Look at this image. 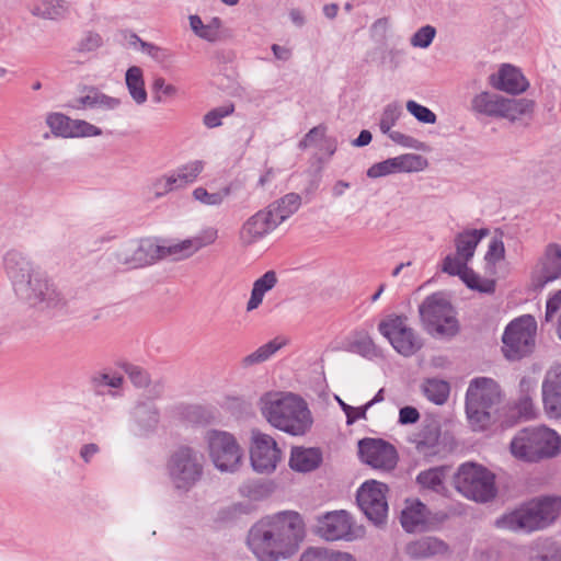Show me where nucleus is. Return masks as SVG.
Wrapping results in <instances>:
<instances>
[{
  "label": "nucleus",
  "mask_w": 561,
  "mask_h": 561,
  "mask_svg": "<svg viewBox=\"0 0 561 561\" xmlns=\"http://www.w3.org/2000/svg\"><path fill=\"white\" fill-rule=\"evenodd\" d=\"M304 536L301 516L285 511L255 523L249 530L247 542L259 561H279L297 551Z\"/></svg>",
  "instance_id": "f257e3e1"
},
{
  "label": "nucleus",
  "mask_w": 561,
  "mask_h": 561,
  "mask_svg": "<svg viewBox=\"0 0 561 561\" xmlns=\"http://www.w3.org/2000/svg\"><path fill=\"white\" fill-rule=\"evenodd\" d=\"M3 264L15 293L30 305L45 308L62 305L56 286L24 254L11 250L4 255Z\"/></svg>",
  "instance_id": "f03ea898"
},
{
  "label": "nucleus",
  "mask_w": 561,
  "mask_h": 561,
  "mask_svg": "<svg viewBox=\"0 0 561 561\" xmlns=\"http://www.w3.org/2000/svg\"><path fill=\"white\" fill-rule=\"evenodd\" d=\"M259 404L272 426L290 435H305L313 423L306 401L294 393L266 392Z\"/></svg>",
  "instance_id": "7ed1b4c3"
},
{
  "label": "nucleus",
  "mask_w": 561,
  "mask_h": 561,
  "mask_svg": "<svg viewBox=\"0 0 561 561\" xmlns=\"http://www.w3.org/2000/svg\"><path fill=\"white\" fill-rule=\"evenodd\" d=\"M503 408L502 391L496 381L478 377L466 393V413L473 431H483L496 423Z\"/></svg>",
  "instance_id": "20e7f679"
},
{
  "label": "nucleus",
  "mask_w": 561,
  "mask_h": 561,
  "mask_svg": "<svg viewBox=\"0 0 561 561\" xmlns=\"http://www.w3.org/2000/svg\"><path fill=\"white\" fill-rule=\"evenodd\" d=\"M560 511L561 497H538L504 513L495 520V526L514 533L530 534L551 525Z\"/></svg>",
  "instance_id": "39448f33"
},
{
  "label": "nucleus",
  "mask_w": 561,
  "mask_h": 561,
  "mask_svg": "<svg viewBox=\"0 0 561 561\" xmlns=\"http://www.w3.org/2000/svg\"><path fill=\"white\" fill-rule=\"evenodd\" d=\"M511 454L525 462H539L561 453L560 435L546 426H529L519 430L511 440Z\"/></svg>",
  "instance_id": "423d86ee"
},
{
  "label": "nucleus",
  "mask_w": 561,
  "mask_h": 561,
  "mask_svg": "<svg viewBox=\"0 0 561 561\" xmlns=\"http://www.w3.org/2000/svg\"><path fill=\"white\" fill-rule=\"evenodd\" d=\"M208 457L220 472L236 473L243 463L244 451L236 436L226 431L209 430L204 436Z\"/></svg>",
  "instance_id": "0eeeda50"
},
{
  "label": "nucleus",
  "mask_w": 561,
  "mask_h": 561,
  "mask_svg": "<svg viewBox=\"0 0 561 561\" xmlns=\"http://www.w3.org/2000/svg\"><path fill=\"white\" fill-rule=\"evenodd\" d=\"M167 467L173 486L187 492L204 474V456L197 449L182 445L171 454Z\"/></svg>",
  "instance_id": "6e6552de"
},
{
  "label": "nucleus",
  "mask_w": 561,
  "mask_h": 561,
  "mask_svg": "<svg viewBox=\"0 0 561 561\" xmlns=\"http://www.w3.org/2000/svg\"><path fill=\"white\" fill-rule=\"evenodd\" d=\"M455 488L467 499L485 503L496 496L495 476L476 463L461 465L455 477Z\"/></svg>",
  "instance_id": "1a4fd4ad"
},
{
  "label": "nucleus",
  "mask_w": 561,
  "mask_h": 561,
  "mask_svg": "<svg viewBox=\"0 0 561 561\" xmlns=\"http://www.w3.org/2000/svg\"><path fill=\"white\" fill-rule=\"evenodd\" d=\"M419 312L425 330L434 336H453L459 330L451 304L439 293L426 297Z\"/></svg>",
  "instance_id": "9d476101"
},
{
  "label": "nucleus",
  "mask_w": 561,
  "mask_h": 561,
  "mask_svg": "<svg viewBox=\"0 0 561 561\" xmlns=\"http://www.w3.org/2000/svg\"><path fill=\"white\" fill-rule=\"evenodd\" d=\"M536 321L531 316L513 320L505 329L503 353L508 359H519L528 355L535 345Z\"/></svg>",
  "instance_id": "9b49d317"
},
{
  "label": "nucleus",
  "mask_w": 561,
  "mask_h": 561,
  "mask_svg": "<svg viewBox=\"0 0 561 561\" xmlns=\"http://www.w3.org/2000/svg\"><path fill=\"white\" fill-rule=\"evenodd\" d=\"M474 112L490 117H504L515 119L533 111L534 102L520 99H505L490 92H481L471 101Z\"/></svg>",
  "instance_id": "f8f14e48"
},
{
  "label": "nucleus",
  "mask_w": 561,
  "mask_h": 561,
  "mask_svg": "<svg viewBox=\"0 0 561 561\" xmlns=\"http://www.w3.org/2000/svg\"><path fill=\"white\" fill-rule=\"evenodd\" d=\"M317 534L329 541H353L362 538L365 529L346 511H333L318 518Z\"/></svg>",
  "instance_id": "ddd939ff"
},
{
  "label": "nucleus",
  "mask_w": 561,
  "mask_h": 561,
  "mask_svg": "<svg viewBox=\"0 0 561 561\" xmlns=\"http://www.w3.org/2000/svg\"><path fill=\"white\" fill-rule=\"evenodd\" d=\"M378 331L405 357L412 356L422 347V340L408 327L407 318L403 316H390L382 320L378 324Z\"/></svg>",
  "instance_id": "4468645a"
},
{
  "label": "nucleus",
  "mask_w": 561,
  "mask_h": 561,
  "mask_svg": "<svg viewBox=\"0 0 561 561\" xmlns=\"http://www.w3.org/2000/svg\"><path fill=\"white\" fill-rule=\"evenodd\" d=\"M388 486L376 480L366 481L357 491L358 506L376 526L385 525L388 517Z\"/></svg>",
  "instance_id": "2eb2a0df"
},
{
  "label": "nucleus",
  "mask_w": 561,
  "mask_h": 561,
  "mask_svg": "<svg viewBox=\"0 0 561 561\" xmlns=\"http://www.w3.org/2000/svg\"><path fill=\"white\" fill-rule=\"evenodd\" d=\"M280 457L282 451L272 436L260 432L253 433L250 459L254 471L259 473L273 472Z\"/></svg>",
  "instance_id": "dca6fc26"
},
{
  "label": "nucleus",
  "mask_w": 561,
  "mask_h": 561,
  "mask_svg": "<svg viewBox=\"0 0 561 561\" xmlns=\"http://www.w3.org/2000/svg\"><path fill=\"white\" fill-rule=\"evenodd\" d=\"M358 454L364 462L376 469L391 470L398 461L396 448L376 438H364L358 443Z\"/></svg>",
  "instance_id": "f3484780"
},
{
  "label": "nucleus",
  "mask_w": 561,
  "mask_h": 561,
  "mask_svg": "<svg viewBox=\"0 0 561 561\" xmlns=\"http://www.w3.org/2000/svg\"><path fill=\"white\" fill-rule=\"evenodd\" d=\"M561 276V247L549 243L531 271V286L541 290L548 283Z\"/></svg>",
  "instance_id": "a211bd4d"
},
{
  "label": "nucleus",
  "mask_w": 561,
  "mask_h": 561,
  "mask_svg": "<svg viewBox=\"0 0 561 561\" xmlns=\"http://www.w3.org/2000/svg\"><path fill=\"white\" fill-rule=\"evenodd\" d=\"M426 160L414 153H405L385 161L373 164L367 170V176L377 179L398 172H417L426 167Z\"/></svg>",
  "instance_id": "6ab92c4d"
},
{
  "label": "nucleus",
  "mask_w": 561,
  "mask_h": 561,
  "mask_svg": "<svg viewBox=\"0 0 561 561\" xmlns=\"http://www.w3.org/2000/svg\"><path fill=\"white\" fill-rule=\"evenodd\" d=\"M276 228V221L272 219L271 211L265 208L260 209L242 224L239 230L240 243L244 247L252 245Z\"/></svg>",
  "instance_id": "aec40b11"
},
{
  "label": "nucleus",
  "mask_w": 561,
  "mask_h": 561,
  "mask_svg": "<svg viewBox=\"0 0 561 561\" xmlns=\"http://www.w3.org/2000/svg\"><path fill=\"white\" fill-rule=\"evenodd\" d=\"M490 230L488 228L481 229H466L456 234L454 244L456 248V254H448L444 260L450 259V266L454 264H468L476 252V249L480 241L488 237Z\"/></svg>",
  "instance_id": "412c9836"
},
{
  "label": "nucleus",
  "mask_w": 561,
  "mask_h": 561,
  "mask_svg": "<svg viewBox=\"0 0 561 561\" xmlns=\"http://www.w3.org/2000/svg\"><path fill=\"white\" fill-rule=\"evenodd\" d=\"M542 402L549 417H561V364L552 367L545 377Z\"/></svg>",
  "instance_id": "4be33fe9"
},
{
  "label": "nucleus",
  "mask_w": 561,
  "mask_h": 561,
  "mask_svg": "<svg viewBox=\"0 0 561 561\" xmlns=\"http://www.w3.org/2000/svg\"><path fill=\"white\" fill-rule=\"evenodd\" d=\"M450 259L443 260L442 272L450 276H458L468 288L480 293H493L495 288L494 280L481 279V277L468 266V264H454L450 266Z\"/></svg>",
  "instance_id": "5701e85b"
},
{
  "label": "nucleus",
  "mask_w": 561,
  "mask_h": 561,
  "mask_svg": "<svg viewBox=\"0 0 561 561\" xmlns=\"http://www.w3.org/2000/svg\"><path fill=\"white\" fill-rule=\"evenodd\" d=\"M490 84L511 94H519L528 88V81L524 75L511 65H503L497 73L490 76Z\"/></svg>",
  "instance_id": "b1692460"
},
{
  "label": "nucleus",
  "mask_w": 561,
  "mask_h": 561,
  "mask_svg": "<svg viewBox=\"0 0 561 561\" xmlns=\"http://www.w3.org/2000/svg\"><path fill=\"white\" fill-rule=\"evenodd\" d=\"M217 238L218 230L214 227H207L190 239L173 243L174 260H183L192 256L201 249L213 244Z\"/></svg>",
  "instance_id": "393cba45"
},
{
  "label": "nucleus",
  "mask_w": 561,
  "mask_h": 561,
  "mask_svg": "<svg viewBox=\"0 0 561 561\" xmlns=\"http://www.w3.org/2000/svg\"><path fill=\"white\" fill-rule=\"evenodd\" d=\"M428 511L419 500H407L400 515V523L408 533L422 531L426 528Z\"/></svg>",
  "instance_id": "a878e982"
},
{
  "label": "nucleus",
  "mask_w": 561,
  "mask_h": 561,
  "mask_svg": "<svg viewBox=\"0 0 561 561\" xmlns=\"http://www.w3.org/2000/svg\"><path fill=\"white\" fill-rule=\"evenodd\" d=\"M137 247L140 267L150 265L157 260L164 259L167 256H172L174 259L173 244L162 245L154 239L145 238L137 240Z\"/></svg>",
  "instance_id": "bb28decb"
},
{
  "label": "nucleus",
  "mask_w": 561,
  "mask_h": 561,
  "mask_svg": "<svg viewBox=\"0 0 561 561\" xmlns=\"http://www.w3.org/2000/svg\"><path fill=\"white\" fill-rule=\"evenodd\" d=\"M30 11L34 16L59 21L69 15L70 4L66 0H36Z\"/></svg>",
  "instance_id": "cd10ccee"
},
{
  "label": "nucleus",
  "mask_w": 561,
  "mask_h": 561,
  "mask_svg": "<svg viewBox=\"0 0 561 561\" xmlns=\"http://www.w3.org/2000/svg\"><path fill=\"white\" fill-rule=\"evenodd\" d=\"M405 551L412 559H425L445 553L447 551V545L435 537H422L410 542Z\"/></svg>",
  "instance_id": "c85d7f7f"
},
{
  "label": "nucleus",
  "mask_w": 561,
  "mask_h": 561,
  "mask_svg": "<svg viewBox=\"0 0 561 561\" xmlns=\"http://www.w3.org/2000/svg\"><path fill=\"white\" fill-rule=\"evenodd\" d=\"M322 461V454L318 448L294 447L289 466L298 472H309L317 469Z\"/></svg>",
  "instance_id": "c756f323"
},
{
  "label": "nucleus",
  "mask_w": 561,
  "mask_h": 561,
  "mask_svg": "<svg viewBox=\"0 0 561 561\" xmlns=\"http://www.w3.org/2000/svg\"><path fill=\"white\" fill-rule=\"evenodd\" d=\"M85 94L76 100L79 108H102L106 111L115 110L121 105V100L106 95L95 87L84 88Z\"/></svg>",
  "instance_id": "7c9ffc66"
},
{
  "label": "nucleus",
  "mask_w": 561,
  "mask_h": 561,
  "mask_svg": "<svg viewBox=\"0 0 561 561\" xmlns=\"http://www.w3.org/2000/svg\"><path fill=\"white\" fill-rule=\"evenodd\" d=\"M300 205V195L297 193H288L271 203L265 209L271 211L272 219L276 221V226L278 227L294 215L299 209Z\"/></svg>",
  "instance_id": "2f4dec72"
},
{
  "label": "nucleus",
  "mask_w": 561,
  "mask_h": 561,
  "mask_svg": "<svg viewBox=\"0 0 561 561\" xmlns=\"http://www.w3.org/2000/svg\"><path fill=\"white\" fill-rule=\"evenodd\" d=\"M277 284V275L275 271L265 272L260 278H257L251 291L250 299L247 304V311H252L262 304L264 295L273 289Z\"/></svg>",
  "instance_id": "473e14b6"
},
{
  "label": "nucleus",
  "mask_w": 561,
  "mask_h": 561,
  "mask_svg": "<svg viewBox=\"0 0 561 561\" xmlns=\"http://www.w3.org/2000/svg\"><path fill=\"white\" fill-rule=\"evenodd\" d=\"M125 82L135 103L138 105L144 104L148 99V94L145 88L142 69L138 66L129 67L125 73Z\"/></svg>",
  "instance_id": "72a5a7b5"
},
{
  "label": "nucleus",
  "mask_w": 561,
  "mask_h": 561,
  "mask_svg": "<svg viewBox=\"0 0 561 561\" xmlns=\"http://www.w3.org/2000/svg\"><path fill=\"white\" fill-rule=\"evenodd\" d=\"M135 422L142 431H151L159 423V411L153 402H139L133 412Z\"/></svg>",
  "instance_id": "f704fd0d"
},
{
  "label": "nucleus",
  "mask_w": 561,
  "mask_h": 561,
  "mask_svg": "<svg viewBox=\"0 0 561 561\" xmlns=\"http://www.w3.org/2000/svg\"><path fill=\"white\" fill-rule=\"evenodd\" d=\"M350 351L367 359H374L380 352L367 331H356L350 343Z\"/></svg>",
  "instance_id": "c9c22d12"
},
{
  "label": "nucleus",
  "mask_w": 561,
  "mask_h": 561,
  "mask_svg": "<svg viewBox=\"0 0 561 561\" xmlns=\"http://www.w3.org/2000/svg\"><path fill=\"white\" fill-rule=\"evenodd\" d=\"M284 345H286L285 340H283L280 337H275L274 340L260 346L253 353L243 357L242 366L250 367V366H254V365L264 363L270 357H272L277 351H279Z\"/></svg>",
  "instance_id": "e433bc0d"
},
{
  "label": "nucleus",
  "mask_w": 561,
  "mask_h": 561,
  "mask_svg": "<svg viewBox=\"0 0 561 561\" xmlns=\"http://www.w3.org/2000/svg\"><path fill=\"white\" fill-rule=\"evenodd\" d=\"M205 167L204 161L194 160L183 165H180L175 170L171 171L176 179L180 188L185 187L188 184L194 183L199 174L203 172Z\"/></svg>",
  "instance_id": "4c0bfd02"
},
{
  "label": "nucleus",
  "mask_w": 561,
  "mask_h": 561,
  "mask_svg": "<svg viewBox=\"0 0 561 561\" xmlns=\"http://www.w3.org/2000/svg\"><path fill=\"white\" fill-rule=\"evenodd\" d=\"M440 428L436 423H430L423 426L415 438L416 449L419 451H428L438 445Z\"/></svg>",
  "instance_id": "58836bf2"
},
{
  "label": "nucleus",
  "mask_w": 561,
  "mask_h": 561,
  "mask_svg": "<svg viewBox=\"0 0 561 561\" xmlns=\"http://www.w3.org/2000/svg\"><path fill=\"white\" fill-rule=\"evenodd\" d=\"M449 383L439 379H427L423 385L424 396L435 404H443L448 399Z\"/></svg>",
  "instance_id": "ea45409f"
},
{
  "label": "nucleus",
  "mask_w": 561,
  "mask_h": 561,
  "mask_svg": "<svg viewBox=\"0 0 561 561\" xmlns=\"http://www.w3.org/2000/svg\"><path fill=\"white\" fill-rule=\"evenodd\" d=\"M138 259L137 240H129L123 243L114 252V260L117 264L126 265L131 268L140 267Z\"/></svg>",
  "instance_id": "a19ab883"
},
{
  "label": "nucleus",
  "mask_w": 561,
  "mask_h": 561,
  "mask_svg": "<svg viewBox=\"0 0 561 561\" xmlns=\"http://www.w3.org/2000/svg\"><path fill=\"white\" fill-rule=\"evenodd\" d=\"M148 188L154 198H161L172 191L180 190V186L173 173L169 172L153 179Z\"/></svg>",
  "instance_id": "79ce46f5"
},
{
  "label": "nucleus",
  "mask_w": 561,
  "mask_h": 561,
  "mask_svg": "<svg viewBox=\"0 0 561 561\" xmlns=\"http://www.w3.org/2000/svg\"><path fill=\"white\" fill-rule=\"evenodd\" d=\"M73 119L60 114L51 113L46 117V124L55 136L71 138Z\"/></svg>",
  "instance_id": "37998d69"
},
{
  "label": "nucleus",
  "mask_w": 561,
  "mask_h": 561,
  "mask_svg": "<svg viewBox=\"0 0 561 561\" xmlns=\"http://www.w3.org/2000/svg\"><path fill=\"white\" fill-rule=\"evenodd\" d=\"M443 477L444 472L439 468H432L426 471H422L416 477V481L423 488L439 492L443 489Z\"/></svg>",
  "instance_id": "c03bdc74"
},
{
  "label": "nucleus",
  "mask_w": 561,
  "mask_h": 561,
  "mask_svg": "<svg viewBox=\"0 0 561 561\" xmlns=\"http://www.w3.org/2000/svg\"><path fill=\"white\" fill-rule=\"evenodd\" d=\"M402 114V106L397 103L392 102L385 106L380 122H379V128L382 134H388L389 130L392 128V126L396 125L397 121L400 118Z\"/></svg>",
  "instance_id": "a18cd8bd"
},
{
  "label": "nucleus",
  "mask_w": 561,
  "mask_h": 561,
  "mask_svg": "<svg viewBox=\"0 0 561 561\" xmlns=\"http://www.w3.org/2000/svg\"><path fill=\"white\" fill-rule=\"evenodd\" d=\"M234 111L232 103L215 107L207 112L203 117V123L208 128H215L221 125L222 118L231 115Z\"/></svg>",
  "instance_id": "49530a36"
},
{
  "label": "nucleus",
  "mask_w": 561,
  "mask_h": 561,
  "mask_svg": "<svg viewBox=\"0 0 561 561\" xmlns=\"http://www.w3.org/2000/svg\"><path fill=\"white\" fill-rule=\"evenodd\" d=\"M92 388L100 392L103 387L119 388L123 383V377L118 374L95 373L91 376Z\"/></svg>",
  "instance_id": "de8ad7c7"
},
{
  "label": "nucleus",
  "mask_w": 561,
  "mask_h": 561,
  "mask_svg": "<svg viewBox=\"0 0 561 561\" xmlns=\"http://www.w3.org/2000/svg\"><path fill=\"white\" fill-rule=\"evenodd\" d=\"M436 35V30L432 25H424L419 28L410 39L413 47L427 48Z\"/></svg>",
  "instance_id": "09e8293b"
},
{
  "label": "nucleus",
  "mask_w": 561,
  "mask_h": 561,
  "mask_svg": "<svg viewBox=\"0 0 561 561\" xmlns=\"http://www.w3.org/2000/svg\"><path fill=\"white\" fill-rule=\"evenodd\" d=\"M407 110L421 123L434 124L436 122L435 113L415 101H408Z\"/></svg>",
  "instance_id": "8fccbe9b"
},
{
  "label": "nucleus",
  "mask_w": 561,
  "mask_h": 561,
  "mask_svg": "<svg viewBox=\"0 0 561 561\" xmlns=\"http://www.w3.org/2000/svg\"><path fill=\"white\" fill-rule=\"evenodd\" d=\"M102 135L101 128L82 119H73L71 138Z\"/></svg>",
  "instance_id": "3c124183"
},
{
  "label": "nucleus",
  "mask_w": 561,
  "mask_h": 561,
  "mask_svg": "<svg viewBox=\"0 0 561 561\" xmlns=\"http://www.w3.org/2000/svg\"><path fill=\"white\" fill-rule=\"evenodd\" d=\"M188 20H190V26L196 36H198L205 41H208V42L216 41L214 37L213 28L210 26H208V24H204L202 19L198 15H196V14L190 15Z\"/></svg>",
  "instance_id": "603ef678"
},
{
  "label": "nucleus",
  "mask_w": 561,
  "mask_h": 561,
  "mask_svg": "<svg viewBox=\"0 0 561 561\" xmlns=\"http://www.w3.org/2000/svg\"><path fill=\"white\" fill-rule=\"evenodd\" d=\"M505 256V248L502 237H493L485 253V261L495 264Z\"/></svg>",
  "instance_id": "864d4df0"
},
{
  "label": "nucleus",
  "mask_w": 561,
  "mask_h": 561,
  "mask_svg": "<svg viewBox=\"0 0 561 561\" xmlns=\"http://www.w3.org/2000/svg\"><path fill=\"white\" fill-rule=\"evenodd\" d=\"M125 371L130 381L138 388H145L150 382L149 374L139 366L128 365Z\"/></svg>",
  "instance_id": "5fc2aeb1"
},
{
  "label": "nucleus",
  "mask_w": 561,
  "mask_h": 561,
  "mask_svg": "<svg viewBox=\"0 0 561 561\" xmlns=\"http://www.w3.org/2000/svg\"><path fill=\"white\" fill-rule=\"evenodd\" d=\"M193 197L195 201L199 202L206 206H220L221 205V196L218 195L217 192L209 193L205 187L198 186L193 193Z\"/></svg>",
  "instance_id": "6e6d98bb"
},
{
  "label": "nucleus",
  "mask_w": 561,
  "mask_h": 561,
  "mask_svg": "<svg viewBox=\"0 0 561 561\" xmlns=\"http://www.w3.org/2000/svg\"><path fill=\"white\" fill-rule=\"evenodd\" d=\"M327 128L323 125L316 126L311 128L305 137L299 141V149H307L308 147L316 144L318 140L322 139L325 136Z\"/></svg>",
  "instance_id": "4d7b16f0"
},
{
  "label": "nucleus",
  "mask_w": 561,
  "mask_h": 561,
  "mask_svg": "<svg viewBox=\"0 0 561 561\" xmlns=\"http://www.w3.org/2000/svg\"><path fill=\"white\" fill-rule=\"evenodd\" d=\"M332 550L323 548H309L300 557L299 561H331Z\"/></svg>",
  "instance_id": "13d9d810"
},
{
  "label": "nucleus",
  "mask_w": 561,
  "mask_h": 561,
  "mask_svg": "<svg viewBox=\"0 0 561 561\" xmlns=\"http://www.w3.org/2000/svg\"><path fill=\"white\" fill-rule=\"evenodd\" d=\"M102 45V38L96 33H88L79 43L80 51H92Z\"/></svg>",
  "instance_id": "bf43d9fd"
},
{
  "label": "nucleus",
  "mask_w": 561,
  "mask_h": 561,
  "mask_svg": "<svg viewBox=\"0 0 561 561\" xmlns=\"http://www.w3.org/2000/svg\"><path fill=\"white\" fill-rule=\"evenodd\" d=\"M420 420V413L414 407H403L399 411V423L402 425L414 424Z\"/></svg>",
  "instance_id": "052dcab7"
},
{
  "label": "nucleus",
  "mask_w": 561,
  "mask_h": 561,
  "mask_svg": "<svg viewBox=\"0 0 561 561\" xmlns=\"http://www.w3.org/2000/svg\"><path fill=\"white\" fill-rule=\"evenodd\" d=\"M518 412L526 419L535 416V407L531 398L528 394H524L517 403Z\"/></svg>",
  "instance_id": "680f3d73"
},
{
  "label": "nucleus",
  "mask_w": 561,
  "mask_h": 561,
  "mask_svg": "<svg viewBox=\"0 0 561 561\" xmlns=\"http://www.w3.org/2000/svg\"><path fill=\"white\" fill-rule=\"evenodd\" d=\"M561 308V290H558L547 301L546 320L549 321Z\"/></svg>",
  "instance_id": "e2e57ef3"
},
{
  "label": "nucleus",
  "mask_w": 561,
  "mask_h": 561,
  "mask_svg": "<svg viewBox=\"0 0 561 561\" xmlns=\"http://www.w3.org/2000/svg\"><path fill=\"white\" fill-rule=\"evenodd\" d=\"M153 90L161 91L167 96H174L178 93L176 87L165 83V80L161 77L154 79Z\"/></svg>",
  "instance_id": "0e129e2a"
},
{
  "label": "nucleus",
  "mask_w": 561,
  "mask_h": 561,
  "mask_svg": "<svg viewBox=\"0 0 561 561\" xmlns=\"http://www.w3.org/2000/svg\"><path fill=\"white\" fill-rule=\"evenodd\" d=\"M99 451L100 447L96 444H85L80 448V457L85 463H89Z\"/></svg>",
  "instance_id": "69168bd1"
},
{
  "label": "nucleus",
  "mask_w": 561,
  "mask_h": 561,
  "mask_svg": "<svg viewBox=\"0 0 561 561\" xmlns=\"http://www.w3.org/2000/svg\"><path fill=\"white\" fill-rule=\"evenodd\" d=\"M137 39L140 42V46H141L142 51H145L146 54H148L152 58L160 59V57L164 56V53H163L162 48H160V47H158V46H156V45H153L151 43L144 42V41H141L138 37H137Z\"/></svg>",
  "instance_id": "338daca9"
},
{
  "label": "nucleus",
  "mask_w": 561,
  "mask_h": 561,
  "mask_svg": "<svg viewBox=\"0 0 561 561\" xmlns=\"http://www.w3.org/2000/svg\"><path fill=\"white\" fill-rule=\"evenodd\" d=\"M271 48H272V51H273L275 58L278 60L287 61L291 57V50L287 47H284V46L277 45V44H273Z\"/></svg>",
  "instance_id": "774afa93"
}]
</instances>
